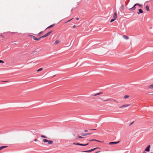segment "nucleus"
I'll list each match as a JSON object with an SVG mask.
<instances>
[{"label": "nucleus", "instance_id": "7", "mask_svg": "<svg viewBox=\"0 0 153 153\" xmlns=\"http://www.w3.org/2000/svg\"><path fill=\"white\" fill-rule=\"evenodd\" d=\"M138 11H139L137 12V14L139 15L140 13H143V11L141 9H138Z\"/></svg>", "mask_w": 153, "mask_h": 153}, {"label": "nucleus", "instance_id": "42", "mask_svg": "<svg viewBox=\"0 0 153 153\" xmlns=\"http://www.w3.org/2000/svg\"><path fill=\"white\" fill-rule=\"evenodd\" d=\"M91 130H96V129H91Z\"/></svg>", "mask_w": 153, "mask_h": 153}, {"label": "nucleus", "instance_id": "22", "mask_svg": "<svg viewBox=\"0 0 153 153\" xmlns=\"http://www.w3.org/2000/svg\"><path fill=\"white\" fill-rule=\"evenodd\" d=\"M96 141L98 142H100V141L97 140H95V139H92L90 140V141Z\"/></svg>", "mask_w": 153, "mask_h": 153}, {"label": "nucleus", "instance_id": "1", "mask_svg": "<svg viewBox=\"0 0 153 153\" xmlns=\"http://www.w3.org/2000/svg\"><path fill=\"white\" fill-rule=\"evenodd\" d=\"M43 141L45 143L48 142L49 144H51L53 143V141L52 140H48L45 139H43Z\"/></svg>", "mask_w": 153, "mask_h": 153}, {"label": "nucleus", "instance_id": "12", "mask_svg": "<svg viewBox=\"0 0 153 153\" xmlns=\"http://www.w3.org/2000/svg\"><path fill=\"white\" fill-rule=\"evenodd\" d=\"M130 105H123L122 106L120 107V108H124V107H126L127 106H129Z\"/></svg>", "mask_w": 153, "mask_h": 153}, {"label": "nucleus", "instance_id": "20", "mask_svg": "<svg viewBox=\"0 0 153 153\" xmlns=\"http://www.w3.org/2000/svg\"><path fill=\"white\" fill-rule=\"evenodd\" d=\"M7 146H0V149H4V148H6L7 147Z\"/></svg>", "mask_w": 153, "mask_h": 153}, {"label": "nucleus", "instance_id": "35", "mask_svg": "<svg viewBox=\"0 0 153 153\" xmlns=\"http://www.w3.org/2000/svg\"><path fill=\"white\" fill-rule=\"evenodd\" d=\"M134 121L133 122H132L129 125V126H130L132 124H133V123H134Z\"/></svg>", "mask_w": 153, "mask_h": 153}, {"label": "nucleus", "instance_id": "19", "mask_svg": "<svg viewBox=\"0 0 153 153\" xmlns=\"http://www.w3.org/2000/svg\"><path fill=\"white\" fill-rule=\"evenodd\" d=\"M59 42V40H57L56 41L54 42V44L56 45L58 44Z\"/></svg>", "mask_w": 153, "mask_h": 153}, {"label": "nucleus", "instance_id": "18", "mask_svg": "<svg viewBox=\"0 0 153 153\" xmlns=\"http://www.w3.org/2000/svg\"><path fill=\"white\" fill-rule=\"evenodd\" d=\"M135 4V5L136 6H140V7H141L142 6V5L141 4H138V3H136V4Z\"/></svg>", "mask_w": 153, "mask_h": 153}, {"label": "nucleus", "instance_id": "10", "mask_svg": "<svg viewBox=\"0 0 153 153\" xmlns=\"http://www.w3.org/2000/svg\"><path fill=\"white\" fill-rule=\"evenodd\" d=\"M103 94V93L102 92H99L98 93H97V94H94V95L93 96H97V95H100V94Z\"/></svg>", "mask_w": 153, "mask_h": 153}, {"label": "nucleus", "instance_id": "29", "mask_svg": "<svg viewBox=\"0 0 153 153\" xmlns=\"http://www.w3.org/2000/svg\"><path fill=\"white\" fill-rule=\"evenodd\" d=\"M149 87L150 88H153V84L150 85L149 86Z\"/></svg>", "mask_w": 153, "mask_h": 153}, {"label": "nucleus", "instance_id": "16", "mask_svg": "<svg viewBox=\"0 0 153 153\" xmlns=\"http://www.w3.org/2000/svg\"><path fill=\"white\" fill-rule=\"evenodd\" d=\"M37 51H34L32 52V54L33 55H35L37 53Z\"/></svg>", "mask_w": 153, "mask_h": 153}, {"label": "nucleus", "instance_id": "17", "mask_svg": "<svg viewBox=\"0 0 153 153\" xmlns=\"http://www.w3.org/2000/svg\"><path fill=\"white\" fill-rule=\"evenodd\" d=\"M89 144V143H87L86 144H82L80 143V146H85L88 145Z\"/></svg>", "mask_w": 153, "mask_h": 153}, {"label": "nucleus", "instance_id": "26", "mask_svg": "<svg viewBox=\"0 0 153 153\" xmlns=\"http://www.w3.org/2000/svg\"><path fill=\"white\" fill-rule=\"evenodd\" d=\"M41 137L44 138H47V137H46L45 136L43 135H41Z\"/></svg>", "mask_w": 153, "mask_h": 153}, {"label": "nucleus", "instance_id": "43", "mask_svg": "<svg viewBox=\"0 0 153 153\" xmlns=\"http://www.w3.org/2000/svg\"><path fill=\"white\" fill-rule=\"evenodd\" d=\"M8 81H4V82H8Z\"/></svg>", "mask_w": 153, "mask_h": 153}, {"label": "nucleus", "instance_id": "36", "mask_svg": "<svg viewBox=\"0 0 153 153\" xmlns=\"http://www.w3.org/2000/svg\"><path fill=\"white\" fill-rule=\"evenodd\" d=\"M100 152V151H98V152H95L94 153H98Z\"/></svg>", "mask_w": 153, "mask_h": 153}, {"label": "nucleus", "instance_id": "8", "mask_svg": "<svg viewBox=\"0 0 153 153\" xmlns=\"http://www.w3.org/2000/svg\"><path fill=\"white\" fill-rule=\"evenodd\" d=\"M117 17V14L116 12H115L114 13V15L113 17V19H114L115 20L116 19V18Z\"/></svg>", "mask_w": 153, "mask_h": 153}, {"label": "nucleus", "instance_id": "23", "mask_svg": "<svg viewBox=\"0 0 153 153\" xmlns=\"http://www.w3.org/2000/svg\"><path fill=\"white\" fill-rule=\"evenodd\" d=\"M43 33V31H42L40 32L38 34V36H40L41 34Z\"/></svg>", "mask_w": 153, "mask_h": 153}, {"label": "nucleus", "instance_id": "39", "mask_svg": "<svg viewBox=\"0 0 153 153\" xmlns=\"http://www.w3.org/2000/svg\"><path fill=\"white\" fill-rule=\"evenodd\" d=\"M84 131L85 132H88V131L86 130H85Z\"/></svg>", "mask_w": 153, "mask_h": 153}, {"label": "nucleus", "instance_id": "15", "mask_svg": "<svg viewBox=\"0 0 153 153\" xmlns=\"http://www.w3.org/2000/svg\"><path fill=\"white\" fill-rule=\"evenodd\" d=\"M146 10L148 11H149V6L148 5H146Z\"/></svg>", "mask_w": 153, "mask_h": 153}, {"label": "nucleus", "instance_id": "3", "mask_svg": "<svg viewBox=\"0 0 153 153\" xmlns=\"http://www.w3.org/2000/svg\"><path fill=\"white\" fill-rule=\"evenodd\" d=\"M30 36L31 38L33 39L34 40L37 41H39L38 38H36L33 35H30Z\"/></svg>", "mask_w": 153, "mask_h": 153}, {"label": "nucleus", "instance_id": "31", "mask_svg": "<svg viewBox=\"0 0 153 153\" xmlns=\"http://www.w3.org/2000/svg\"><path fill=\"white\" fill-rule=\"evenodd\" d=\"M100 149V148L99 147L95 148L94 149H93V151H94V150H95V149Z\"/></svg>", "mask_w": 153, "mask_h": 153}, {"label": "nucleus", "instance_id": "28", "mask_svg": "<svg viewBox=\"0 0 153 153\" xmlns=\"http://www.w3.org/2000/svg\"><path fill=\"white\" fill-rule=\"evenodd\" d=\"M121 9L122 10H123L124 9V5H122L121 7Z\"/></svg>", "mask_w": 153, "mask_h": 153}, {"label": "nucleus", "instance_id": "14", "mask_svg": "<svg viewBox=\"0 0 153 153\" xmlns=\"http://www.w3.org/2000/svg\"><path fill=\"white\" fill-rule=\"evenodd\" d=\"M54 25H55V24H52V25H50L46 29H48V28H50L51 27H53Z\"/></svg>", "mask_w": 153, "mask_h": 153}, {"label": "nucleus", "instance_id": "25", "mask_svg": "<svg viewBox=\"0 0 153 153\" xmlns=\"http://www.w3.org/2000/svg\"><path fill=\"white\" fill-rule=\"evenodd\" d=\"M43 70V68H40L39 69H38L37 70V72H39L40 71H41L42 70Z\"/></svg>", "mask_w": 153, "mask_h": 153}, {"label": "nucleus", "instance_id": "4", "mask_svg": "<svg viewBox=\"0 0 153 153\" xmlns=\"http://www.w3.org/2000/svg\"><path fill=\"white\" fill-rule=\"evenodd\" d=\"M120 141H118L117 142H111L109 143L110 145H113L114 144H116L118 143H120Z\"/></svg>", "mask_w": 153, "mask_h": 153}, {"label": "nucleus", "instance_id": "45", "mask_svg": "<svg viewBox=\"0 0 153 153\" xmlns=\"http://www.w3.org/2000/svg\"><path fill=\"white\" fill-rule=\"evenodd\" d=\"M143 153H146V152H144Z\"/></svg>", "mask_w": 153, "mask_h": 153}, {"label": "nucleus", "instance_id": "32", "mask_svg": "<svg viewBox=\"0 0 153 153\" xmlns=\"http://www.w3.org/2000/svg\"><path fill=\"white\" fill-rule=\"evenodd\" d=\"M43 38V36H41V37H40L39 38H38V39H39V40H40L41 38Z\"/></svg>", "mask_w": 153, "mask_h": 153}, {"label": "nucleus", "instance_id": "11", "mask_svg": "<svg viewBox=\"0 0 153 153\" xmlns=\"http://www.w3.org/2000/svg\"><path fill=\"white\" fill-rule=\"evenodd\" d=\"M93 151V149H92L90 150H87V151H83L82 152H91L92 151Z\"/></svg>", "mask_w": 153, "mask_h": 153}, {"label": "nucleus", "instance_id": "33", "mask_svg": "<svg viewBox=\"0 0 153 153\" xmlns=\"http://www.w3.org/2000/svg\"><path fill=\"white\" fill-rule=\"evenodd\" d=\"M73 18H72L71 19L68 20V21H67V22H66V23H67V22H70L71 20L72 19H73Z\"/></svg>", "mask_w": 153, "mask_h": 153}, {"label": "nucleus", "instance_id": "6", "mask_svg": "<svg viewBox=\"0 0 153 153\" xmlns=\"http://www.w3.org/2000/svg\"><path fill=\"white\" fill-rule=\"evenodd\" d=\"M150 145L148 146L145 149V151L146 152H149L150 151Z\"/></svg>", "mask_w": 153, "mask_h": 153}, {"label": "nucleus", "instance_id": "13", "mask_svg": "<svg viewBox=\"0 0 153 153\" xmlns=\"http://www.w3.org/2000/svg\"><path fill=\"white\" fill-rule=\"evenodd\" d=\"M123 38L126 39L127 40V39H129L128 37L126 35H123Z\"/></svg>", "mask_w": 153, "mask_h": 153}, {"label": "nucleus", "instance_id": "30", "mask_svg": "<svg viewBox=\"0 0 153 153\" xmlns=\"http://www.w3.org/2000/svg\"><path fill=\"white\" fill-rule=\"evenodd\" d=\"M115 20L114 19L112 18L111 19V20L110 22H114Z\"/></svg>", "mask_w": 153, "mask_h": 153}, {"label": "nucleus", "instance_id": "38", "mask_svg": "<svg viewBox=\"0 0 153 153\" xmlns=\"http://www.w3.org/2000/svg\"><path fill=\"white\" fill-rule=\"evenodd\" d=\"M76 20H79V18H76Z\"/></svg>", "mask_w": 153, "mask_h": 153}, {"label": "nucleus", "instance_id": "2", "mask_svg": "<svg viewBox=\"0 0 153 153\" xmlns=\"http://www.w3.org/2000/svg\"><path fill=\"white\" fill-rule=\"evenodd\" d=\"M52 31H49L45 35L43 36V37L44 38L50 35V34L52 32Z\"/></svg>", "mask_w": 153, "mask_h": 153}, {"label": "nucleus", "instance_id": "37", "mask_svg": "<svg viewBox=\"0 0 153 153\" xmlns=\"http://www.w3.org/2000/svg\"><path fill=\"white\" fill-rule=\"evenodd\" d=\"M76 27V26L75 25H74V26H73L72 28H74L75 27Z\"/></svg>", "mask_w": 153, "mask_h": 153}, {"label": "nucleus", "instance_id": "44", "mask_svg": "<svg viewBox=\"0 0 153 153\" xmlns=\"http://www.w3.org/2000/svg\"><path fill=\"white\" fill-rule=\"evenodd\" d=\"M73 8H72V9H71V11H72V10H73Z\"/></svg>", "mask_w": 153, "mask_h": 153}, {"label": "nucleus", "instance_id": "21", "mask_svg": "<svg viewBox=\"0 0 153 153\" xmlns=\"http://www.w3.org/2000/svg\"><path fill=\"white\" fill-rule=\"evenodd\" d=\"M73 144L80 146V143L76 142V143H73Z\"/></svg>", "mask_w": 153, "mask_h": 153}, {"label": "nucleus", "instance_id": "24", "mask_svg": "<svg viewBox=\"0 0 153 153\" xmlns=\"http://www.w3.org/2000/svg\"><path fill=\"white\" fill-rule=\"evenodd\" d=\"M129 97V96L128 95H126L124 97V98L126 99V98H128Z\"/></svg>", "mask_w": 153, "mask_h": 153}, {"label": "nucleus", "instance_id": "34", "mask_svg": "<svg viewBox=\"0 0 153 153\" xmlns=\"http://www.w3.org/2000/svg\"><path fill=\"white\" fill-rule=\"evenodd\" d=\"M4 63V62L3 61L0 60V63Z\"/></svg>", "mask_w": 153, "mask_h": 153}, {"label": "nucleus", "instance_id": "5", "mask_svg": "<svg viewBox=\"0 0 153 153\" xmlns=\"http://www.w3.org/2000/svg\"><path fill=\"white\" fill-rule=\"evenodd\" d=\"M136 6L134 4L132 7L131 8L129 9V10L130 11H133L134 10L136 9Z\"/></svg>", "mask_w": 153, "mask_h": 153}, {"label": "nucleus", "instance_id": "41", "mask_svg": "<svg viewBox=\"0 0 153 153\" xmlns=\"http://www.w3.org/2000/svg\"><path fill=\"white\" fill-rule=\"evenodd\" d=\"M55 76H56V75H54L52 77V78H53V77H54Z\"/></svg>", "mask_w": 153, "mask_h": 153}, {"label": "nucleus", "instance_id": "27", "mask_svg": "<svg viewBox=\"0 0 153 153\" xmlns=\"http://www.w3.org/2000/svg\"><path fill=\"white\" fill-rule=\"evenodd\" d=\"M76 137H78V138H83L84 137H81L80 136H79V135H78V136H77Z\"/></svg>", "mask_w": 153, "mask_h": 153}, {"label": "nucleus", "instance_id": "9", "mask_svg": "<svg viewBox=\"0 0 153 153\" xmlns=\"http://www.w3.org/2000/svg\"><path fill=\"white\" fill-rule=\"evenodd\" d=\"M91 134V133H82L81 134V135L82 136H85L89 135H90Z\"/></svg>", "mask_w": 153, "mask_h": 153}, {"label": "nucleus", "instance_id": "40", "mask_svg": "<svg viewBox=\"0 0 153 153\" xmlns=\"http://www.w3.org/2000/svg\"><path fill=\"white\" fill-rule=\"evenodd\" d=\"M34 141H37V139H35V140H34Z\"/></svg>", "mask_w": 153, "mask_h": 153}]
</instances>
